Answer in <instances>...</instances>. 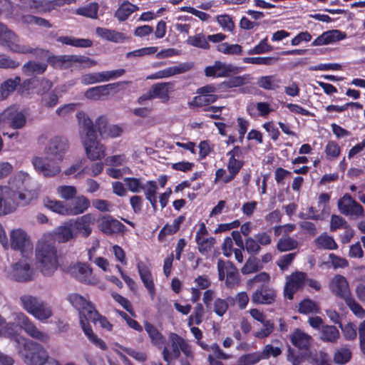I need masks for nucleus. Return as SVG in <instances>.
I'll return each instance as SVG.
<instances>
[{"label": "nucleus", "instance_id": "obj_19", "mask_svg": "<svg viewBox=\"0 0 365 365\" xmlns=\"http://www.w3.org/2000/svg\"><path fill=\"white\" fill-rule=\"evenodd\" d=\"M338 208L341 213L347 216H364V208L350 194L346 193L338 200Z\"/></svg>", "mask_w": 365, "mask_h": 365}, {"label": "nucleus", "instance_id": "obj_17", "mask_svg": "<svg viewBox=\"0 0 365 365\" xmlns=\"http://www.w3.org/2000/svg\"><path fill=\"white\" fill-rule=\"evenodd\" d=\"M249 285L256 289L252 297H276L275 291L269 287V275L260 272L249 281Z\"/></svg>", "mask_w": 365, "mask_h": 365}, {"label": "nucleus", "instance_id": "obj_26", "mask_svg": "<svg viewBox=\"0 0 365 365\" xmlns=\"http://www.w3.org/2000/svg\"><path fill=\"white\" fill-rule=\"evenodd\" d=\"M150 89L154 98L160 99L162 103H167L170 100V93L175 90V83H155L151 86Z\"/></svg>", "mask_w": 365, "mask_h": 365}, {"label": "nucleus", "instance_id": "obj_2", "mask_svg": "<svg viewBox=\"0 0 365 365\" xmlns=\"http://www.w3.org/2000/svg\"><path fill=\"white\" fill-rule=\"evenodd\" d=\"M61 253L52 236H45L36 247V259L43 275L52 274L58 267Z\"/></svg>", "mask_w": 365, "mask_h": 365}, {"label": "nucleus", "instance_id": "obj_57", "mask_svg": "<svg viewBox=\"0 0 365 365\" xmlns=\"http://www.w3.org/2000/svg\"><path fill=\"white\" fill-rule=\"evenodd\" d=\"M158 47L156 46H150L141 48L139 49H136L132 51H129L125 54L126 58H130L133 57H143L145 56L152 55L157 52Z\"/></svg>", "mask_w": 365, "mask_h": 365}, {"label": "nucleus", "instance_id": "obj_44", "mask_svg": "<svg viewBox=\"0 0 365 365\" xmlns=\"http://www.w3.org/2000/svg\"><path fill=\"white\" fill-rule=\"evenodd\" d=\"M279 60L276 56H265V57H245L242 61L245 63H251L255 65H265L272 66L275 64Z\"/></svg>", "mask_w": 365, "mask_h": 365}, {"label": "nucleus", "instance_id": "obj_34", "mask_svg": "<svg viewBox=\"0 0 365 365\" xmlns=\"http://www.w3.org/2000/svg\"><path fill=\"white\" fill-rule=\"evenodd\" d=\"M90 200L84 195L76 197L72 205H68L69 215H78L83 213L90 207Z\"/></svg>", "mask_w": 365, "mask_h": 365}, {"label": "nucleus", "instance_id": "obj_6", "mask_svg": "<svg viewBox=\"0 0 365 365\" xmlns=\"http://www.w3.org/2000/svg\"><path fill=\"white\" fill-rule=\"evenodd\" d=\"M0 45L12 53L36 54L38 48L19 43V37L5 24L0 22Z\"/></svg>", "mask_w": 365, "mask_h": 365}, {"label": "nucleus", "instance_id": "obj_49", "mask_svg": "<svg viewBox=\"0 0 365 365\" xmlns=\"http://www.w3.org/2000/svg\"><path fill=\"white\" fill-rule=\"evenodd\" d=\"M187 43L203 49H209L210 44L202 33L197 34L194 36H189L187 38Z\"/></svg>", "mask_w": 365, "mask_h": 365}, {"label": "nucleus", "instance_id": "obj_52", "mask_svg": "<svg viewBox=\"0 0 365 365\" xmlns=\"http://www.w3.org/2000/svg\"><path fill=\"white\" fill-rule=\"evenodd\" d=\"M297 246L298 242L297 240L287 237L286 238H280L279 240L277 248L279 252H287L296 249Z\"/></svg>", "mask_w": 365, "mask_h": 365}, {"label": "nucleus", "instance_id": "obj_48", "mask_svg": "<svg viewBox=\"0 0 365 365\" xmlns=\"http://www.w3.org/2000/svg\"><path fill=\"white\" fill-rule=\"evenodd\" d=\"M106 96H108V94L104 85L89 88L85 92L86 98L94 101H99Z\"/></svg>", "mask_w": 365, "mask_h": 365}, {"label": "nucleus", "instance_id": "obj_9", "mask_svg": "<svg viewBox=\"0 0 365 365\" xmlns=\"http://www.w3.org/2000/svg\"><path fill=\"white\" fill-rule=\"evenodd\" d=\"M21 303L26 311L40 321L48 319L53 314L51 307L38 298H21Z\"/></svg>", "mask_w": 365, "mask_h": 365}, {"label": "nucleus", "instance_id": "obj_40", "mask_svg": "<svg viewBox=\"0 0 365 365\" xmlns=\"http://www.w3.org/2000/svg\"><path fill=\"white\" fill-rule=\"evenodd\" d=\"M195 286L192 287V297H200L202 290L207 289L211 284V282L207 275L198 276L195 279Z\"/></svg>", "mask_w": 365, "mask_h": 365}, {"label": "nucleus", "instance_id": "obj_1", "mask_svg": "<svg viewBox=\"0 0 365 365\" xmlns=\"http://www.w3.org/2000/svg\"><path fill=\"white\" fill-rule=\"evenodd\" d=\"M76 117L81 128V139L87 157L92 161L101 160L106 155L105 147L97 140L93 121L83 111L78 112Z\"/></svg>", "mask_w": 365, "mask_h": 365}, {"label": "nucleus", "instance_id": "obj_63", "mask_svg": "<svg viewBox=\"0 0 365 365\" xmlns=\"http://www.w3.org/2000/svg\"><path fill=\"white\" fill-rule=\"evenodd\" d=\"M58 100L59 95L56 90L51 91L42 98L43 106L48 108L55 107L58 104Z\"/></svg>", "mask_w": 365, "mask_h": 365}, {"label": "nucleus", "instance_id": "obj_37", "mask_svg": "<svg viewBox=\"0 0 365 365\" xmlns=\"http://www.w3.org/2000/svg\"><path fill=\"white\" fill-rule=\"evenodd\" d=\"M9 190V187L0 185V216H3L14 212L16 209L15 203L11 202L6 198L5 194Z\"/></svg>", "mask_w": 365, "mask_h": 365}, {"label": "nucleus", "instance_id": "obj_64", "mask_svg": "<svg viewBox=\"0 0 365 365\" xmlns=\"http://www.w3.org/2000/svg\"><path fill=\"white\" fill-rule=\"evenodd\" d=\"M346 304L350 308L353 313L359 318L365 317V310L360 304L354 300V298H344Z\"/></svg>", "mask_w": 365, "mask_h": 365}, {"label": "nucleus", "instance_id": "obj_4", "mask_svg": "<svg viewBox=\"0 0 365 365\" xmlns=\"http://www.w3.org/2000/svg\"><path fill=\"white\" fill-rule=\"evenodd\" d=\"M7 336L14 338L18 344V353L26 365H44L47 361V351L41 344L16 336L13 329L7 331Z\"/></svg>", "mask_w": 365, "mask_h": 365}, {"label": "nucleus", "instance_id": "obj_14", "mask_svg": "<svg viewBox=\"0 0 365 365\" xmlns=\"http://www.w3.org/2000/svg\"><path fill=\"white\" fill-rule=\"evenodd\" d=\"M97 226L98 230L107 236L123 235L127 231V227L122 222L110 215L98 218Z\"/></svg>", "mask_w": 365, "mask_h": 365}, {"label": "nucleus", "instance_id": "obj_25", "mask_svg": "<svg viewBox=\"0 0 365 365\" xmlns=\"http://www.w3.org/2000/svg\"><path fill=\"white\" fill-rule=\"evenodd\" d=\"M48 236H52L56 244V242L65 243L76 238L77 237V232L73 230V221L71 220L66 222L63 225L58 227L53 235H48Z\"/></svg>", "mask_w": 365, "mask_h": 365}, {"label": "nucleus", "instance_id": "obj_18", "mask_svg": "<svg viewBox=\"0 0 365 365\" xmlns=\"http://www.w3.org/2000/svg\"><path fill=\"white\" fill-rule=\"evenodd\" d=\"M11 247L21 252L23 257L32 254L33 245L27 234L21 230H13L11 233Z\"/></svg>", "mask_w": 365, "mask_h": 365}, {"label": "nucleus", "instance_id": "obj_27", "mask_svg": "<svg viewBox=\"0 0 365 365\" xmlns=\"http://www.w3.org/2000/svg\"><path fill=\"white\" fill-rule=\"evenodd\" d=\"M95 222V216L91 213L78 217L73 222V230L81 233L83 237H88L92 232L91 225Z\"/></svg>", "mask_w": 365, "mask_h": 365}, {"label": "nucleus", "instance_id": "obj_46", "mask_svg": "<svg viewBox=\"0 0 365 365\" xmlns=\"http://www.w3.org/2000/svg\"><path fill=\"white\" fill-rule=\"evenodd\" d=\"M326 159L328 160H336L341 154V148L334 140H329L324 148Z\"/></svg>", "mask_w": 365, "mask_h": 365}, {"label": "nucleus", "instance_id": "obj_45", "mask_svg": "<svg viewBox=\"0 0 365 365\" xmlns=\"http://www.w3.org/2000/svg\"><path fill=\"white\" fill-rule=\"evenodd\" d=\"M98 4L91 2L84 6L79 7L76 10V14L91 19H96L98 17Z\"/></svg>", "mask_w": 365, "mask_h": 365}, {"label": "nucleus", "instance_id": "obj_43", "mask_svg": "<svg viewBox=\"0 0 365 365\" xmlns=\"http://www.w3.org/2000/svg\"><path fill=\"white\" fill-rule=\"evenodd\" d=\"M144 327L153 344L160 346L165 343V339L153 324L145 322Z\"/></svg>", "mask_w": 365, "mask_h": 365}, {"label": "nucleus", "instance_id": "obj_30", "mask_svg": "<svg viewBox=\"0 0 365 365\" xmlns=\"http://www.w3.org/2000/svg\"><path fill=\"white\" fill-rule=\"evenodd\" d=\"M137 267L140 277L145 287L148 289L149 294L151 296L154 295L155 293V288L152 273L149 267L142 262L138 263Z\"/></svg>", "mask_w": 365, "mask_h": 365}, {"label": "nucleus", "instance_id": "obj_51", "mask_svg": "<svg viewBox=\"0 0 365 365\" xmlns=\"http://www.w3.org/2000/svg\"><path fill=\"white\" fill-rule=\"evenodd\" d=\"M318 304L311 300L309 298H304L303 301L299 303V312L304 314L311 313H319Z\"/></svg>", "mask_w": 365, "mask_h": 365}, {"label": "nucleus", "instance_id": "obj_38", "mask_svg": "<svg viewBox=\"0 0 365 365\" xmlns=\"http://www.w3.org/2000/svg\"><path fill=\"white\" fill-rule=\"evenodd\" d=\"M339 337V331L334 326H322L320 339L324 341L335 342Z\"/></svg>", "mask_w": 365, "mask_h": 365}, {"label": "nucleus", "instance_id": "obj_47", "mask_svg": "<svg viewBox=\"0 0 365 365\" xmlns=\"http://www.w3.org/2000/svg\"><path fill=\"white\" fill-rule=\"evenodd\" d=\"M45 205L53 212L63 215H69L68 205H65L63 202L48 199L45 202Z\"/></svg>", "mask_w": 365, "mask_h": 365}, {"label": "nucleus", "instance_id": "obj_8", "mask_svg": "<svg viewBox=\"0 0 365 365\" xmlns=\"http://www.w3.org/2000/svg\"><path fill=\"white\" fill-rule=\"evenodd\" d=\"M217 270L219 280L225 279V284L228 288H237L240 283V277L237 267L230 261L222 259L217 261Z\"/></svg>", "mask_w": 365, "mask_h": 365}, {"label": "nucleus", "instance_id": "obj_22", "mask_svg": "<svg viewBox=\"0 0 365 365\" xmlns=\"http://www.w3.org/2000/svg\"><path fill=\"white\" fill-rule=\"evenodd\" d=\"M170 341L171 342V350L165 346L163 350V356L168 365L173 360L178 359L180 356L181 347L184 339L175 333L170 334Z\"/></svg>", "mask_w": 365, "mask_h": 365}, {"label": "nucleus", "instance_id": "obj_29", "mask_svg": "<svg viewBox=\"0 0 365 365\" xmlns=\"http://www.w3.org/2000/svg\"><path fill=\"white\" fill-rule=\"evenodd\" d=\"M290 341L294 346L299 349L307 350L311 346L313 339L309 334L301 329H296L290 335Z\"/></svg>", "mask_w": 365, "mask_h": 365}, {"label": "nucleus", "instance_id": "obj_28", "mask_svg": "<svg viewBox=\"0 0 365 365\" xmlns=\"http://www.w3.org/2000/svg\"><path fill=\"white\" fill-rule=\"evenodd\" d=\"M346 35L344 32L339 30H330L322 33L312 42V46L327 45L334 43L346 38Z\"/></svg>", "mask_w": 365, "mask_h": 365}, {"label": "nucleus", "instance_id": "obj_11", "mask_svg": "<svg viewBox=\"0 0 365 365\" xmlns=\"http://www.w3.org/2000/svg\"><path fill=\"white\" fill-rule=\"evenodd\" d=\"M14 320L21 328L31 337L36 339L41 342H47L49 336L46 332L39 330L36 325L22 312L13 313Z\"/></svg>", "mask_w": 365, "mask_h": 365}, {"label": "nucleus", "instance_id": "obj_58", "mask_svg": "<svg viewBox=\"0 0 365 365\" xmlns=\"http://www.w3.org/2000/svg\"><path fill=\"white\" fill-rule=\"evenodd\" d=\"M244 250L250 255H256L260 252L261 247L255 237L252 238L251 237H248L245 239Z\"/></svg>", "mask_w": 365, "mask_h": 365}, {"label": "nucleus", "instance_id": "obj_20", "mask_svg": "<svg viewBox=\"0 0 365 365\" xmlns=\"http://www.w3.org/2000/svg\"><path fill=\"white\" fill-rule=\"evenodd\" d=\"M307 273L295 272L287 277L284 297H293L298 291L302 289L306 284Z\"/></svg>", "mask_w": 365, "mask_h": 365}, {"label": "nucleus", "instance_id": "obj_21", "mask_svg": "<svg viewBox=\"0 0 365 365\" xmlns=\"http://www.w3.org/2000/svg\"><path fill=\"white\" fill-rule=\"evenodd\" d=\"M10 274L14 280L26 282L33 279L34 272L29 263L19 261L12 265Z\"/></svg>", "mask_w": 365, "mask_h": 365}, {"label": "nucleus", "instance_id": "obj_5", "mask_svg": "<svg viewBox=\"0 0 365 365\" xmlns=\"http://www.w3.org/2000/svg\"><path fill=\"white\" fill-rule=\"evenodd\" d=\"M226 155L228 157L227 168L229 173L226 175V170L224 168L216 170L215 174V182L222 181L225 184H227L232 182L245 165L243 148L240 145H235L232 150L227 153Z\"/></svg>", "mask_w": 365, "mask_h": 365}, {"label": "nucleus", "instance_id": "obj_42", "mask_svg": "<svg viewBox=\"0 0 365 365\" xmlns=\"http://www.w3.org/2000/svg\"><path fill=\"white\" fill-rule=\"evenodd\" d=\"M46 68L47 66L45 63L29 61L23 66L22 71L26 75L41 74L46 71Z\"/></svg>", "mask_w": 365, "mask_h": 365}, {"label": "nucleus", "instance_id": "obj_7", "mask_svg": "<svg viewBox=\"0 0 365 365\" xmlns=\"http://www.w3.org/2000/svg\"><path fill=\"white\" fill-rule=\"evenodd\" d=\"M217 92V88L215 87V83H209L200 87L196 90L197 95L187 103V105L191 109L205 108L220 98V96L216 93Z\"/></svg>", "mask_w": 365, "mask_h": 365}, {"label": "nucleus", "instance_id": "obj_62", "mask_svg": "<svg viewBox=\"0 0 365 365\" xmlns=\"http://www.w3.org/2000/svg\"><path fill=\"white\" fill-rule=\"evenodd\" d=\"M217 21L224 31H232L235 29V24L228 14L217 16Z\"/></svg>", "mask_w": 365, "mask_h": 365}, {"label": "nucleus", "instance_id": "obj_15", "mask_svg": "<svg viewBox=\"0 0 365 365\" xmlns=\"http://www.w3.org/2000/svg\"><path fill=\"white\" fill-rule=\"evenodd\" d=\"M68 148L69 143L67 138L57 135L50 139L46 148V153L53 160L61 162Z\"/></svg>", "mask_w": 365, "mask_h": 365}, {"label": "nucleus", "instance_id": "obj_24", "mask_svg": "<svg viewBox=\"0 0 365 365\" xmlns=\"http://www.w3.org/2000/svg\"><path fill=\"white\" fill-rule=\"evenodd\" d=\"M329 287L336 297H351L349 282L343 275L336 274L330 280Z\"/></svg>", "mask_w": 365, "mask_h": 365}, {"label": "nucleus", "instance_id": "obj_3", "mask_svg": "<svg viewBox=\"0 0 365 365\" xmlns=\"http://www.w3.org/2000/svg\"><path fill=\"white\" fill-rule=\"evenodd\" d=\"M70 303L78 311L80 324L81 328L91 342L98 346L102 350H106V343L98 338L93 332L88 322H96L98 312L86 298H68Z\"/></svg>", "mask_w": 365, "mask_h": 365}, {"label": "nucleus", "instance_id": "obj_41", "mask_svg": "<svg viewBox=\"0 0 365 365\" xmlns=\"http://www.w3.org/2000/svg\"><path fill=\"white\" fill-rule=\"evenodd\" d=\"M50 66L56 68H66L71 66V55L51 56L48 58Z\"/></svg>", "mask_w": 365, "mask_h": 365}, {"label": "nucleus", "instance_id": "obj_60", "mask_svg": "<svg viewBox=\"0 0 365 365\" xmlns=\"http://www.w3.org/2000/svg\"><path fill=\"white\" fill-rule=\"evenodd\" d=\"M124 182L128 189L132 192H139L141 190L145 189V185L142 184L140 178H125Z\"/></svg>", "mask_w": 365, "mask_h": 365}, {"label": "nucleus", "instance_id": "obj_36", "mask_svg": "<svg viewBox=\"0 0 365 365\" xmlns=\"http://www.w3.org/2000/svg\"><path fill=\"white\" fill-rule=\"evenodd\" d=\"M138 6L131 4L128 0L124 1L115 12V16L120 21H125L135 11L138 10Z\"/></svg>", "mask_w": 365, "mask_h": 365}, {"label": "nucleus", "instance_id": "obj_16", "mask_svg": "<svg viewBox=\"0 0 365 365\" xmlns=\"http://www.w3.org/2000/svg\"><path fill=\"white\" fill-rule=\"evenodd\" d=\"M31 162L35 170L45 178L54 177L61 172L60 166L53 159L36 156Z\"/></svg>", "mask_w": 365, "mask_h": 365}, {"label": "nucleus", "instance_id": "obj_33", "mask_svg": "<svg viewBox=\"0 0 365 365\" xmlns=\"http://www.w3.org/2000/svg\"><path fill=\"white\" fill-rule=\"evenodd\" d=\"M281 79L275 75L262 76L258 78L257 85L264 90L276 91L280 88Z\"/></svg>", "mask_w": 365, "mask_h": 365}, {"label": "nucleus", "instance_id": "obj_56", "mask_svg": "<svg viewBox=\"0 0 365 365\" xmlns=\"http://www.w3.org/2000/svg\"><path fill=\"white\" fill-rule=\"evenodd\" d=\"M331 196L329 193L324 192L319 195L317 207L322 215H329L330 212L329 201Z\"/></svg>", "mask_w": 365, "mask_h": 365}, {"label": "nucleus", "instance_id": "obj_39", "mask_svg": "<svg viewBox=\"0 0 365 365\" xmlns=\"http://www.w3.org/2000/svg\"><path fill=\"white\" fill-rule=\"evenodd\" d=\"M315 244L318 248H323L329 250H334L338 248V245L334 238L326 232L322 233L315 239Z\"/></svg>", "mask_w": 365, "mask_h": 365}, {"label": "nucleus", "instance_id": "obj_50", "mask_svg": "<svg viewBox=\"0 0 365 365\" xmlns=\"http://www.w3.org/2000/svg\"><path fill=\"white\" fill-rule=\"evenodd\" d=\"M349 108H355L356 110H361L363 108V105L359 102H349L342 106L331 104L326 106L325 110L328 113L334 111L337 113H342Z\"/></svg>", "mask_w": 365, "mask_h": 365}, {"label": "nucleus", "instance_id": "obj_35", "mask_svg": "<svg viewBox=\"0 0 365 365\" xmlns=\"http://www.w3.org/2000/svg\"><path fill=\"white\" fill-rule=\"evenodd\" d=\"M56 41L62 44L77 48H89L93 46V41L91 39L78 38L69 36H58Z\"/></svg>", "mask_w": 365, "mask_h": 365}, {"label": "nucleus", "instance_id": "obj_23", "mask_svg": "<svg viewBox=\"0 0 365 365\" xmlns=\"http://www.w3.org/2000/svg\"><path fill=\"white\" fill-rule=\"evenodd\" d=\"M192 66V63H182L178 66L168 67L152 73L147 76V79L154 80L169 78L175 75L184 73L190 71Z\"/></svg>", "mask_w": 365, "mask_h": 365}, {"label": "nucleus", "instance_id": "obj_13", "mask_svg": "<svg viewBox=\"0 0 365 365\" xmlns=\"http://www.w3.org/2000/svg\"><path fill=\"white\" fill-rule=\"evenodd\" d=\"M240 72V68L233 64L215 61L212 65L204 69L205 76L210 78L230 77Z\"/></svg>", "mask_w": 365, "mask_h": 365}, {"label": "nucleus", "instance_id": "obj_32", "mask_svg": "<svg viewBox=\"0 0 365 365\" xmlns=\"http://www.w3.org/2000/svg\"><path fill=\"white\" fill-rule=\"evenodd\" d=\"M19 83H21V78L19 76L4 81L0 86L1 99L4 100L16 90L18 91V85Z\"/></svg>", "mask_w": 365, "mask_h": 365}, {"label": "nucleus", "instance_id": "obj_31", "mask_svg": "<svg viewBox=\"0 0 365 365\" xmlns=\"http://www.w3.org/2000/svg\"><path fill=\"white\" fill-rule=\"evenodd\" d=\"M96 32L101 38L113 43H123L129 39L125 34L106 28L97 27Z\"/></svg>", "mask_w": 365, "mask_h": 365}, {"label": "nucleus", "instance_id": "obj_12", "mask_svg": "<svg viewBox=\"0 0 365 365\" xmlns=\"http://www.w3.org/2000/svg\"><path fill=\"white\" fill-rule=\"evenodd\" d=\"M68 272L76 280L88 285H96L99 282L93 274L92 268L86 263L78 262L69 266Z\"/></svg>", "mask_w": 365, "mask_h": 365}, {"label": "nucleus", "instance_id": "obj_53", "mask_svg": "<svg viewBox=\"0 0 365 365\" xmlns=\"http://www.w3.org/2000/svg\"><path fill=\"white\" fill-rule=\"evenodd\" d=\"M273 51V47L267 43V38L260 41V42L250 48L247 51V54L249 55H255V54H262L266 53Z\"/></svg>", "mask_w": 365, "mask_h": 365}, {"label": "nucleus", "instance_id": "obj_59", "mask_svg": "<svg viewBox=\"0 0 365 365\" xmlns=\"http://www.w3.org/2000/svg\"><path fill=\"white\" fill-rule=\"evenodd\" d=\"M351 356V353L349 349L341 348L335 352L334 360L338 364H344L350 360Z\"/></svg>", "mask_w": 365, "mask_h": 365}, {"label": "nucleus", "instance_id": "obj_10", "mask_svg": "<svg viewBox=\"0 0 365 365\" xmlns=\"http://www.w3.org/2000/svg\"><path fill=\"white\" fill-rule=\"evenodd\" d=\"M26 118L15 106H10L0 113V130L6 126L17 130L25 126Z\"/></svg>", "mask_w": 365, "mask_h": 365}, {"label": "nucleus", "instance_id": "obj_54", "mask_svg": "<svg viewBox=\"0 0 365 365\" xmlns=\"http://www.w3.org/2000/svg\"><path fill=\"white\" fill-rule=\"evenodd\" d=\"M73 63H78L84 68H91L95 66L97 62L86 56L71 55V66Z\"/></svg>", "mask_w": 365, "mask_h": 365}, {"label": "nucleus", "instance_id": "obj_61", "mask_svg": "<svg viewBox=\"0 0 365 365\" xmlns=\"http://www.w3.org/2000/svg\"><path fill=\"white\" fill-rule=\"evenodd\" d=\"M215 238L213 237L202 238L200 240L196 241L198 245V250L202 255L210 251L215 244Z\"/></svg>", "mask_w": 365, "mask_h": 365}, {"label": "nucleus", "instance_id": "obj_55", "mask_svg": "<svg viewBox=\"0 0 365 365\" xmlns=\"http://www.w3.org/2000/svg\"><path fill=\"white\" fill-rule=\"evenodd\" d=\"M262 359L260 351L253 352L242 355L239 359V365H255Z\"/></svg>", "mask_w": 365, "mask_h": 365}]
</instances>
